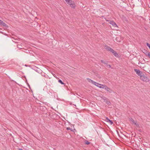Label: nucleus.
<instances>
[{
	"label": "nucleus",
	"instance_id": "nucleus-29",
	"mask_svg": "<svg viewBox=\"0 0 150 150\" xmlns=\"http://www.w3.org/2000/svg\"><path fill=\"white\" fill-rule=\"evenodd\" d=\"M107 66H108V67L110 68L111 67V66L110 65H109V64H108V65H107Z\"/></svg>",
	"mask_w": 150,
	"mask_h": 150
},
{
	"label": "nucleus",
	"instance_id": "nucleus-4",
	"mask_svg": "<svg viewBox=\"0 0 150 150\" xmlns=\"http://www.w3.org/2000/svg\"><path fill=\"white\" fill-rule=\"evenodd\" d=\"M105 121L109 123L110 125H112L113 124L112 121L109 119L107 117H105Z\"/></svg>",
	"mask_w": 150,
	"mask_h": 150
},
{
	"label": "nucleus",
	"instance_id": "nucleus-19",
	"mask_svg": "<svg viewBox=\"0 0 150 150\" xmlns=\"http://www.w3.org/2000/svg\"><path fill=\"white\" fill-rule=\"evenodd\" d=\"M119 38H120L119 37H117L116 38V40L117 41L120 42V40H119Z\"/></svg>",
	"mask_w": 150,
	"mask_h": 150
},
{
	"label": "nucleus",
	"instance_id": "nucleus-28",
	"mask_svg": "<svg viewBox=\"0 0 150 150\" xmlns=\"http://www.w3.org/2000/svg\"><path fill=\"white\" fill-rule=\"evenodd\" d=\"M53 74V76H54V77L56 78V75L55 74Z\"/></svg>",
	"mask_w": 150,
	"mask_h": 150
},
{
	"label": "nucleus",
	"instance_id": "nucleus-7",
	"mask_svg": "<svg viewBox=\"0 0 150 150\" xmlns=\"http://www.w3.org/2000/svg\"><path fill=\"white\" fill-rule=\"evenodd\" d=\"M110 23L114 27H116L117 26V25L116 23L113 21H110Z\"/></svg>",
	"mask_w": 150,
	"mask_h": 150
},
{
	"label": "nucleus",
	"instance_id": "nucleus-2",
	"mask_svg": "<svg viewBox=\"0 0 150 150\" xmlns=\"http://www.w3.org/2000/svg\"><path fill=\"white\" fill-rule=\"evenodd\" d=\"M140 79L141 80L143 81H145L146 82H148L149 81V79L148 77L144 75V74H142L140 77Z\"/></svg>",
	"mask_w": 150,
	"mask_h": 150
},
{
	"label": "nucleus",
	"instance_id": "nucleus-32",
	"mask_svg": "<svg viewBox=\"0 0 150 150\" xmlns=\"http://www.w3.org/2000/svg\"><path fill=\"white\" fill-rule=\"evenodd\" d=\"M18 150H23L22 149H19Z\"/></svg>",
	"mask_w": 150,
	"mask_h": 150
},
{
	"label": "nucleus",
	"instance_id": "nucleus-25",
	"mask_svg": "<svg viewBox=\"0 0 150 150\" xmlns=\"http://www.w3.org/2000/svg\"><path fill=\"white\" fill-rule=\"evenodd\" d=\"M102 85V84H99L98 86V87L100 88H101V85Z\"/></svg>",
	"mask_w": 150,
	"mask_h": 150
},
{
	"label": "nucleus",
	"instance_id": "nucleus-33",
	"mask_svg": "<svg viewBox=\"0 0 150 150\" xmlns=\"http://www.w3.org/2000/svg\"><path fill=\"white\" fill-rule=\"evenodd\" d=\"M52 117V118H55L53 116Z\"/></svg>",
	"mask_w": 150,
	"mask_h": 150
},
{
	"label": "nucleus",
	"instance_id": "nucleus-11",
	"mask_svg": "<svg viewBox=\"0 0 150 150\" xmlns=\"http://www.w3.org/2000/svg\"><path fill=\"white\" fill-rule=\"evenodd\" d=\"M122 19L124 21H125L127 22H128V20L127 18L125 16H123Z\"/></svg>",
	"mask_w": 150,
	"mask_h": 150
},
{
	"label": "nucleus",
	"instance_id": "nucleus-16",
	"mask_svg": "<svg viewBox=\"0 0 150 150\" xmlns=\"http://www.w3.org/2000/svg\"><path fill=\"white\" fill-rule=\"evenodd\" d=\"M106 86H106L105 85L102 84V85H101V88H103L105 89Z\"/></svg>",
	"mask_w": 150,
	"mask_h": 150
},
{
	"label": "nucleus",
	"instance_id": "nucleus-10",
	"mask_svg": "<svg viewBox=\"0 0 150 150\" xmlns=\"http://www.w3.org/2000/svg\"><path fill=\"white\" fill-rule=\"evenodd\" d=\"M87 79L89 82L91 83L92 84H93L94 81L89 78H87Z\"/></svg>",
	"mask_w": 150,
	"mask_h": 150
},
{
	"label": "nucleus",
	"instance_id": "nucleus-21",
	"mask_svg": "<svg viewBox=\"0 0 150 150\" xmlns=\"http://www.w3.org/2000/svg\"><path fill=\"white\" fill-rule=\"evenodd\" d=\"M101 62L102 63L104 64H105L107 65V62H105L103 61V60H101Z\"/></svg>",
	"mask_w": 150,
	"mask_h": 150
},
{
	"label": "nucleus",
	"instance_id": "nucleus-24",
	"mask_svg": "<svg viewBox=\"0 0 150 150\" xmlns=\"http://www.w3.org/2000/svg\"><path fill=\"white\" fill-rule=\"evenodd\" d=\"M147 46L150 49V44L148 43H146Z\"/></svg>",
	"mask_w": 150,
	"mask_h": 150
},
{
	"label": "nucleus",
	"instance_id": "nucleus-14",
	"mask_svg": "<svg viewBox=\"0 0 150 150\" xmlns=\"http://www.w3.org/2000/svg\"><path fill=\"white\" fill-rule=\"evenodd\" d=\"M35 70L39 73H40L42 71L39 69H37Z\"/></svg>",
	"mask_w": 150,
	"mask_h": 150
},
{
	"label": "nucleus",
	"instance_id": "nucleus-30",
	"mask_svg": "<svg viewBox=\"0 0 150 150\" xmlns=\"http://www.w3.org/2000/svg\"><path fill=\"white\" fill-rule=\"evenodd\" d=\"M138 127H139V125L138 124H137V125H136Z\"/></svg>",
	"mask_w": 150,
	"mask_h": 150
},
{
	"label": "nucleus",
	"instance_id": "nucleus-12",
	"mask_svg": "<svg viewBox=\"0 0 150 150\" xmlns=\"http://www.w3.org/2000/svg\"><path fill=\"white\" fill-rule=\"evenodd\" d=\"M1 25H2L3 26L5 27H8L7 25L4 22H2Z\"/></svg>",
	"mask_w": 150,
	"mask_h": 150
},
{
	"label": "nucleus",
	"instance_id": "nucleus-17",
	"mask_svg": "<svg viewBox=\"0 0 150 150\" xmlns=\"http://www.w3.org/2000/svg\"><path fill=\"white\" fill-rule=\"evenodd\" d=\"M129 121H130L131 122H132V123H133L134 124L135 123V122H134V120L132 118H130Z\"/></svg>",
	"mask_w": 150,
	"mask_h": 150
},
{
	"label": "nucleus",
	"instance_id": "nucleus-13",
	"mask_svg": "<svg viewBox=\"0 0 150 150\" xmlns=\"http://www.w3.org/2000/svg\"><path fill=\"white\" fill-rule=\"evenodd\" d=\"M41 75L42 76H43L45 77H46V74L44 72H42V71H41V72L40 73Z\"/></svg>",
	"mask_w": 150,
	"mask_h": 150
},
{
	"label": "nucleus",
	"instance_id": "nucleus-8",
	"mask_svg": "<svg viewBox=\"0 0 150 150\" xmlns=\"http://www.w3.org/2000/svg\"><path fill=\"white\" fill-rule=\"evenodd\" d=\"M115 56L117 57L118 56V54L116 52L114 51V50L113 49L112 51L111 52Z\"/></svg>",
	"mask_w": 150,
	"mask_h": 150
},
{
	"label": "nucleus",
	"instance_id": "nucleus-23",
	"mask_svg": "<svg viewBox=\"0 0 150 150\" xmlns=\"http://www.w3.org/2000/svg\"><path fill=\"white\" fill-rule=\"evenodd\" d=\"M107 98L104 96H103L102 97V99L104 100V101H105L107 99Z\"/></svg>",
	"mask_w": 150,
	"mask_h": 150
},
{
	"label": "nucleus",
	"instance_id": "nucleus-31",
	"mask_svg": "<svg viewBox=\"0 0 150 150\" xmlns=\"http://www.w3.org/2000/svg\"><path fill=\"white\" fill-rule=\"evenodd\" d=\"M135 125H137V124H138V123H137V122H135V123H134Z\"/></svg>",
	"mask_w": 150,
	"mask_h": 150
},
{
	"label": "nucleus",
	"instance_id": "nucleus-1",
	"mask_svg": "<svg viewBox=\"0 0 150 150\" xmlns=\"http://www.w3.org/2000/svg\"><path fill=\"white\" fill-rule=\"evenodd\" d=\"M67 4H68L71 7L74 8L76 7V5L74 1L71 0H65Z\"/></svg>",
	"mask_w": 150,
	"mask_h": 150
},
{
	"label": "nucleus",
	"instance_id": "nucleus-22",
	"mask_svg": "<svg viewBox=\"0 0 150 150\" xmlns=\"http://www.w3.org/2000/svg\"><path fill=\"white\" fill-rule=\"evenodd\" d=\"M85 144H90V142L87 140H86L85 142Z\"/></svg>",
	"mask_w": 150,
	"mask_h": 150
},
{
	"label": "nucleus",
	"instance_id": "nucleus-3",
	"mask_svg": "<svg viewBox=\"0 0 150 150\" xmlns=\"http://www.w3.org/2000/svg\"><path fill=\"white\" fill-rule=\"evenodd\" d=\"M134 71L140 77L142 74H144L142 72L140 71L139 69H134Z\"/></svg>",
	"mask_w": 150,
	"mask_h": 150
},
{
	"label": "nucleus",
	"instance_id": "nucleus-27",
	"mask_svg": "<svg viewBox=\"0 0 150 150\" xmlns=\"http://www.w3.org/2000/svg\"><path fill=\"white\" fill-rule=\"evenodd\" d=\"M67 130H70V128L69 127H67Z\"/></svg>",
	"mask_w": 150,
	"mask_h": 150
},
{
	"label": "nucleus",
	"instance_id": "nucleus-20",
	"mask_svg": "<svg viewBox=\"0 0 150 150\" xmlns=\"http://www.w3.org/2000/svg\"><path fill=\"white\" fill-rule=\"evenodd\" d=\"M146 55L148 56L149 57V58H150V53H148L147 52H146Z\"/></svg>",
	"mask_w": 150,
	"mask_h": 150
},
{
	"label": "nucleus",
	"instance_id": "nucleus-5",
	"mask_svg": "<svg viewBox=\"0 0 150 150\" xmlns=\"http://www.w3.org/2000/svg\"><path fill=\"white\" fill-rule=\"evenodd\" d=\"M105 48L106 49V50L110 51L111 52L112 51V50H113L112 48H111L110 47L108 46L107 45H105Z\"/></svg>",
	"mask_w": 150,
	"mask_h": 150
},
{
	"label": "nucleus",
	"instance_id": "nucleus-9",
	"mask_svg": "<svg viewBox=\"0 0 150 150\" xmlns=\"http://www.w3.org/2000/svg\"><path fill=\"white\" fill-rule=\"evenodd\" d=\"M104 101L105 102V103L108 105H110L111 104L110 101L108 99V98H107V99Z\"/></svg>",
	"mask_w": 150,
	"mask_h": 150
},
{
	"label": "nucleus",
	"instance_id": "nucleus-15",
	"mask_svg": "<svg viewBox=\"0 0 150 150\" xmlns=\"http://www.w3.org/2000/svg\"><path fill=\"white\" fill-rule=\"evenodd\" d=\"M99 84V83L94 81L93 83V84L94 85H95L97 87H98Z\"/></svg>",
	"mask_w": 150,
	"mask_h": 150
},
{
	"label": "nucleus",
	"instance_id": "nucleus-26",
	"mask_svg": "<svg viewBox=\"0 0 150 150\" xmlns=\"http://www.w3.org/2000/svg\"><path fill=\"white\" fill-rule=\"evenodd\" d=\"M3 22L2 21L0 20V24H1Z\"/></svg>",
	"mask_w": 150,
	"mask_h": 150
},
{
	"label": "nucleus",
	"instance_id": "nucleus-6",
	"mask_svg": "<svg viewBox=\"0 0 150 150\" xmlns=\"http://www.w3.org/2000/svg\"><path fill=\"white\" fill-rule=\"evenodd\" d=\"M105 90H106L107 91L109 92L110 93H111L113 91L111 89L109 88L107 86L106 87Z\"/></svg>",
	"mask_w": 150,
	"mask_h": 150
},
{
	"label": "nucleus",
	"instance_id": "nucleus-18",
	"mask_svg": "<svg viewBox=\"0 0 150 150\" xmlns=\"http://www.w3.org/2000/svg\"><path fill=\"white\" fill-rule=\"evenodd\" d=\"M58 82L62 84H64V83L60 79H59L58 80Z\"/></svg>",
	"mask_w": 150,
	"mask_h": 150
}]
</instances>
